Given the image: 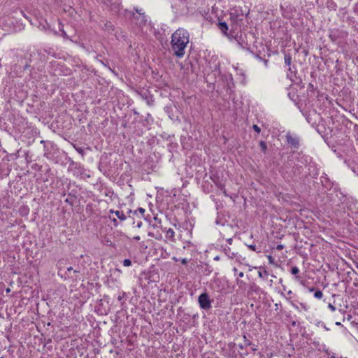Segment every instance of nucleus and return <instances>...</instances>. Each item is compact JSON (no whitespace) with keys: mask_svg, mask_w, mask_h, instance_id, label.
Wrapping results in <instances>:
<instances>
[{"mask_svg":"<svg viewBox=\"0 0 358 358\" xmlns=\"http://www.w3.org/2000/svg\"><path fill=\"white\" fill-rule=\"evenodd\" d=\"M248 247L252 251L260 252V250H257V247L255 245H248Z\"/></svg>","mask_w":358,"mask_h":358,"instance_id":"ddd939ff","label":"nucleus"},{"mask_svg":"<svg viewBox=\"0 0 358 358\" xmlns=\"http://www.w3.org/2000/svg\"><path fill=\"white\" fill-rule=\"evenodd\" d=\"M267 258H268V262H269L271 264H274L275 262H274V259L273 258V257H272V256H271V255H268V256H267Z\"/></svg>","mask_w":358,"mask_h":358,"instance_id":"2eb2a0df","label":"nucleus"},{"mask_svg":"<svg viewBox=\"0 0 358 358\" xmlns=\"http://www.w3.org/2000/svg\"><path fill=\"white\" fill-rule=\"evenodd\" d=\"M198 302L201 308L203 310H209L211 308V302L210 296L208 293L203 292L199 296Z\"/></svg>","mask_w":358,"mask_h":358,"instance_id":"f03ea898","label":"nucleus"},{"mask_svg":"<svg viewBox=\"0 0 358 358\" xmlns=\"http://www.w3.org/2000/svg\"><path fill=\"white\" fill-rule=\"evenodd\" d=\"M282 248H283V245H278L276 246V249H277L278 250H281Z\"/></svg>","mask_w":358,"mask_h":358,"instance_id":"4be33fe9","label":"nucleus"},{"mask_svg":"<svg viewBox=\"0 0 358 358\" xmlns=\"http://www.w3.org/2000/svg\"><path fill=\"white\" fill-rule=\"evenodd\" d=\"M314 296L318 299H320L323 296V293L320 290H317L314 294Z\"/></svg>","mask_w":358,"mask_h":358,"instance_id":"f8f14e48","label":"nucleus"},{"mask_svg":"<svg viewBox=\"0 0 358 358\" xmlns=\"http://www.w3.org/2000/svg\"><path fill=\"white\" fill-rule=\"evenodd\" d=\"M141 224H142L141 222H138V224H137L138 227H140L141 226Z\"/></svg>","mask_w":358,"mask_h":358,"instance_id":"bb28decb","label":"nucleus"},{"mask_svg":"<svg viewBox=\"0 0 358 358\" xmlns=\"http://www.w3.org/2000/svg\"><path fill=\"white\" fill-rule=\"evenodd\" d=\"M286 139H287V143L289 145H291L292 146H293L294 148H297L299 147V141L298 138L294 137L292 135H290L289 134H287L286 135Z\"/></svg>","mask_w":358,"mask_h":358,"instance_id":"20e7f679","label":"nucleus"},{"mask_svg":"<svg viewBox=\"0 0 358 358\" xmlns=\"http://www.w3.org/2000/svg\"><path fill=\"white\" fill-rule=\"evenodd\" d=\"M71 270H73V268H72V267H69V268H68V271H71Z\"/></svg>","mask_w":358,"mask_h":358,"instance_id":"c756f323","label":"nucleus"},{"mask_svg":"<svg viewBox=\"0 0 358 358\" xmlns=\"http://www.w3.org/2000/svg\"><path fill=\"white\" fill-rule=\"evenodd\" d=\"M309 291H310V292H313V291H314V288H313V287L310 288V289H309Z\"/></svg>","mask_w":358,"mask_h":358,"instance_id":"cd10ccee","label":"nucleus"},{"mask_svg":"<svg viewBox=\"0 0 358 358\" xmlns=\"http://www.w3.org/2000/svg\"><path fill=\"white\" fill-rule=\"evenodd\" d=\"M233 270H234V271L235 273H236V272H237V268H234V269H233Z\"/></svg>","mask_w":358,"mask_h":358,"instance_id":"7c9ffc66","label":"nucleus"},{"mask_svg":"<svg viewBox=\"0 0 358 358\" xmlns=\"http://www.w3.org/2000/svg\"><path fill=\"white\" fill-rule=\"evenodd\" d=\"M214 260H215V261H218V260H220V257H219V256H216V257H214Z\"/></svg>","mask_w":358,"mask_h":358,"instance_id":"a878e982","label":"nucleus"},{"mask_svg":"<svg viewBox=\"0 0 358 358\" xmlns=\"http://www.w3.org/2000/svg\"><path fill=\"white\" fill-rule=\"evenodd\" d=\"M284 59H285V63L287 65L290 66L291 62H292V57H291V55L289 54H285V57H284Z\"/></svg>","mask_w":358,"mask_h":358,"instance_id":"9d476101","label":"nucleus"},{"mask_svg":"<svg viewBox=\"0 0 358 358\" xmlns=\"http://www.w3.org/2000/svg\"><path fill=\"white\" fill-rule=\"evenodd\" d=\"M252 350L253 351H256V350H257V348H252Z\"/></svg>","mask_w":358,"mask_h":358,"instance_id":"72a5a7b5","label":"nucleus"},{"mask_svg":"<svg viewBox=\"0 0 358 358\" xmlns=\"http://www.w3.org/2000/svg\"><path fill=\"white\" fill-rule=\"evenodd\" d=\"M224 253L229 257L230 259H234L237 257V253L232 252L231 248L229 246H227L224 248Z\"/></svg>","mask_w":358,"mask_h":358,"instance_id":"423d86ee","label":"nucleus"},{"mask_svg":"<svg viewBox=\"0 0 358 358\" xmlns=\"http://www.w3.org/2000/svg\"><path fill=\"white\" fill-rule=\"evenodd\" d=\"M218 27L220 30L227 36H228V25L225 22H219Z\"/></svg>","mask_w":358,"mask_h":358,"instance_id":"39448f33","label":"nucleus"},{"mask_svg":"<svg viewBox=\"0 0 358 358\" xmlns=\"http://www.w3.org/2000/svg\"><path fill=\"white\" fill-rule=\"evenodd\" d=\"M189 262V260L186 258H183L181 259V263L184 265L187 264Z\"/></svg>","mask_w":358,"mask_h":358,"instance_id":"6ab92c4d","label":"nucleus"},{"mask_svg":"<svg viewBox=\"0 0 358 358\" xmlns=\"http://www.w3.org/2000/svg\"><path fill=\"white\" fill-rule=\"evenodd\" d=\"M253 129L257 131V133H259L261 131V129L259 127H258L257 124H254L252 127Z\"/></svg>","mask_w":358,"mask_h":358,"instance_id":"f3484780","label":"nucleus"},{"mask_svg":"<svg viewBox=\"0 0 358 358\" xmlns=\"http://www.w3.org/2000/svg\"><path fill=\"white\" fill-rule=\"evenodd\" d=\"M238 347L240 349H243V346L242 345H238Z\"/></svg>","mask_w":358,"mask_h":358,"instance_id":"c85d7f7f","label":"nucleus"},{"mask_svg":"<svg viewBox=\"0 0 358 358\" xmlns=\"http://www.w3.org/2000/svg\"><path fill=\"white\" fill-rule=\"evenodd\" d=\"M223 193H224L225 195H227L226 190H225L224 189H223Z\"/></svg>","mask_w":358,"mask_h":358,"instance_id":"2f4dec72","label":"nucleus"},{"mask_svg":"<svg viewBox=\"0 0 358 358\" xmlns=\"http://www.w3.org/2000/svg\"><path fill=\"white\" fill-rule=\"evenodd\" d=\"M336 325H341V322H336Z\"/></svg>","mask_w":358,"mask_h":358,"instance_id":"473e14b6","label":"nucleus"},{"mask_svg":"<svg viewBox=\"0 0 358 358\" xmlns=\"http://www.w3.org/2000/svg\"><path fill=\"white\" fill-rule=\"evenodd\" d=\"M189 43V33L184 29H177L171 36V48L173 54L178 57H182L185 49Z\"/></svg>","mask_w":358,"mask_h":358,"instance_id":"f257e3e1","label":"nucleus"},{"mask_svg":"<svg viewBox=\"0 0 358 358\" xmlns=\"http://www.w3.org/2000/svg\"><path fill=\"white\" fill-rule=\"evenodd\" d=\"M134 239L136 240V241H139L140 240V236H134Z\"/></svg>","mask_w":358,"mask_h":358,"instance_id":"393cba45","label":"nucleus"},{"mask_svg":"<svg viewBox=\"0 0 358 358\" xmlns=\"http://www.w3.org/2000/svg\"><path fill=\"white\" fill-rule=\"evenodd\" d=\"M243 338L245 339V342H246V345H250V341L247 340V338L245 336H243Z\"/></svg>","mask_w":358,"mask_h":358,"instance_id":"412c9836","label":"nucleus"},{"mask_svg":"<svg viewBox=\"0 0 358 358\" xmlns=\"http://www.w3.org/2000/svg\"><path fill=\"white\" fill-rule=\"evenodd\" d=\"M259 146L261 148V150L262 151L264 152V153H266V150H267V145H266V143L263 141H261L260 143H259Z\"/></svg>","mask_w":358,"mask_h":358,"instance_id":"9b49d317","label":"nucleus"},{"mask_svg":"<svg viewBox=\"0 0 358 358\" xmlns=\"http://www.w3.org/2000/svg\"><path fill=\"white\" fill-rule=\"evenodd\" d=\"M141 10L136 9V12L138 13V15L136 16L135 18L136 19L138 25L143 26L146 24L147 19L144 13H141Z\"/></svg>","mask_w":358,"mask_h":358,"instance_id":"7ed1b4c3","label":"nucleus"},{"mask_svg":"<svg viewBox=\"0 0 358 358\" xmlns=\"http://www.w3.org/2000/svg\"><path fill=\"white\" fill-rule=\"evenodd\" d=\"M110 213H114L122 221L125 220L127 218L126 215L122 211L110 210Z\"/></svg>","mask_w":358,"mask_h":358,"instance_id":"0eeeda50","label":"nucleus"},{"mask_svg":"<svg viewBox=\"0 0 358 358\" xmlns=\"http://www.w3.org/2000/svg\"><path fill=\"white\" fill-rule=\"evenodd\" d=\"M238 276H239L240 278H243V277L244 276V273H243V272H240V273H238Z\"/></svg>","mask_w":358,"mask_h":358,"instance_id":"b1692460","label":"nucleus"},{"mask_svg":"<svg viewBox=\"0 0 358 358\" xmlns=\"http://www.w3.org/2000/svg\"><path fill=\"white\" fill-rule=\"evenodd\" d=\"M123 265L124 266H129L131 265V262L130 259H126L123 261Z\"/></svg>","mask_w":358,"mask_h":358,"instance_id":"4468645a","label":"nucleus"},{"mask_svg":"<svg viewBox=\"0 0 358 358\" xmlns=\"http://www.w3.org/2000/svg\"><path fill=\"white\" fill-rule=\"evenodd\" d=\"M137 211L140 212L141 214H143L145 213V209L143 208H139L137 210L134 211V213L136 214Z\"/></svg>","mask_w":358,"mask_h":358,"instance_id":"a211bd4d","label":"nucleus"},{"mask_svg":"<svg viewBox=\"0 0 358 358\" xmlns=\"http://www.w3.org/2000/svg\"><path fill=\"white\" fill-rule=\"evenodd\" d=\"M6 292H10V289H9V288H8V289H6Z\"/></svg>","mask_w":358,"mask_h":358,"instance_id":"f704fd0d","label":"nucleus"},{"mask_svg":"<svg viewBox=\"0 0 358 358\" xmlns=\"http://www.w3.org/2000/svg\"><path fill=\"white\" fill-rule=\"evenodd\" d=\"M1 358H2V357H1Z\"/></svg>","mask_w":358,"mask_h":358,"instance_id":"c9c22d12","label":"nucleus"},{"mask_svg":"<svg viewBox=\"0 0 358 358\" xmlns=\"http://www.w3.org/2000/svg\"><path fill=\"white\" fill-rule=\"evenodd\" d=\"M166 236L168 238L173 239L175 236V232L172 229H169L166 232Z\"/></svg>","mask_w":358,"mask_h":358,"instance_id":"1a4fd4ad","label":"nucleus"},{"mask_svg":"<svg viewBox=\"0 0 358 358\" xmlns=\"http://www.w3.org/2000/svg\"><path fill=\"white\" fill-rule=\"evenodd\" d=\"M299 272V269L298 268V267L296 266H293L292 267V269H291V273L292 275H296L295 277V279L297 280V281H301V277L300 276H298L296 275V274H298Z\"/></svg>","mask_w":358,"mask_h":358,"instance_id":"6e6552de","label":"nucleus"},{"mask_svg":"<svg viewBox=\"0 0 358 358\" xmlns=\"http://www.w3.org/2000/svg\"><path fill=\"white\" fill-rule=\"evenodd\" d=\"M328 307H329V308H330V310L331 311H335V310H336V307L334 306H333L331 303H329Z\"/></svg>","mask_w":358,"mask_h":358,"instance_id":"aec40b11","label":"nucleus"},{"mask_svg":"<svg viewBox=\"0 0 358 358\" xmlns=\"http://www.w3.org/2000/svg\"><path fill=\"white\" fill-rule=\"evenodd\" d=\"M264 275H268V272L266 270H264V273L261 272V271H259L258 272V275L259 278H263L264 277Z\"/></svg>","mask_w":358,"mask_h":358,"instance_id":"dca6fc26","label":"nucleus"},{"mask_svg":"<svg viewBox=\"0 0 358 358\" xmlns=\"http://www.w3.org/2000/svg\"><path fill=\"white\" fill-rule=\"evenodd\" d=\"M227 241L229 245H231L233 240L232 238H228Z\"/></svg>","mask_w":358,"mask_h":358,"instance_id":"5701e85b","label":"nucleus"}]
</instances>
